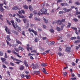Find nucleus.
Listing matches in <instances>:
<instances>
[{
    "instance_id": "obj_1",
    "label": "nucleus",
    "mask_w": 80,
    "mask_h": 80,
    "mask_svg": "<svg viewBox=\"0 0 80 80\" xmlns=\"http://www.w3.org/2000/svg\"><path fill=\"white\" fill-rule=\"evenodd\" d=\"M11 22L12 24V25L13 26L14 28L15 29H16V28H18V30H21V28L19 27L17 25V22H15V24H14V21L13 20H11Z\"/></svg>"
},
{
    "instance_id": "obj_2",
    "label": "nucleus",
    "mask_w": 80,
    "mask_h": 80,
    "mask_svg": "<svg viewBox=\"0 0 80 80\" xmlns=\"http://www.w3.org/2000/svg\"><path fill=\"white\" fill-rule=\"evenodd\" d=\"M40 11L42 13L38 12V15H40V14L42 15L43 13L44 14H46L47 13V10L45 8H42L41 9Z\"/></svg>"
},
{
    "instance_id": "obj_3",
    "label": "nucleus",
    "mask_w": 80,
    "mask_h": 80,
    "mask_svg": "<svg viewBox=\"0 0 80 80\" xmlns=\"http://www.w3.org/2000/svg\"><path fill=\"white\" fill-rule=\"evenodd\" d=\"M28 31L30 33V35L32 36H33V34L32 33L30 32H32V33H34L35 35H37V32L35 31L33 29H31L30 28H29L28 29Z\"/></svg>"
},
{
    "instance_id": "obj_4",
    "label": "nucleus",
    "mask_w": 80,
    "mask_h": 80,
    "mask_svg": "<svg viewBox=\"0 0 80 80\" xmlns=\"http://www.w3.org/2000/svg\"><path fill=\"white\" fill-rule=\"evenodd\" d=\"M32 68L33 69H37L38 68V65L34 64L33 63H32Z\"/></svg>"
},
{
    "instance_id": "obj_5",
    "label": "nucleus",
    "mask_w": 80,
    "mask_h": 80,
    "mask_svg": "<svg viewBox=\"0 0 80 80\" xmlns=\"http://www.w3.org/2000/svg\"><path fill=\"white\" fill-rule=\"evenodd\" d=\"M5 30L8 34H10V30L9 29H8V28H7V27H6Z\"/></svg>"
},
{
    "instance_id": "obj_6",
    "label": "nucleus",
    "mask_w": 80,
    "mask_h": 80,
    "mask_svg": "<svg viewBox=\"0 0 80 80\" xmlns=\"http://www.w3.org/2000/svg\"><path fill=\"white\" fill-rule=\"evenodd\" d=\"M12 10H20V9L17 6H14L12 8Z\"/></svg>"
},
{
    "instance_id": "obj_7",
    "label": "nucleus",
    "mask_w": 80,
    "mask_h": 80,
    "mask_svg": "<svg viewBox=\"0 0 80 80\" xmlns=\"http://www.w3.org/2000/svg\"><path fill=\"white\" fill-rule=\"evenodd\" d=\"M21 12H22V13H25V11L22 10H21V11H18V13H19V14H20V15H22V13Z\"/></svg>"
},
{
    "instance_id": "obj_8",
    "label": "nucleus",
    "mask_w": 80,
    "mask_h": 80,
    "mask_svg": "<svg viewBox=\"0 0 80 80\" xmlns=\"http://www.w3.org/2000/svg\"><path fill=\"white\" fill-rule=\"evenodd\" d=\"M1 60H2V63H4V62L5 61H6V59H5V58H1Z\"/></svg>"
},
{
    "instance_id": "obj_9",
    "label": "nucleus",
    "mask_w": 80,
    "mask_h": 80,
    "mask_svg": "<svg viewBox=\"0 0 80 80\" xmlns=\"http://www.w3.org/2000/svg\"><path fill=\"white\" fill-rule=\"evenodd\" d=\"M24 65H25L26 67H28V64H27V60H25L24 61Z\"/></svg>"
},
{
    "instance_id": "obj_10",
    "label": "nucleus",
    "mask_w": 80,
    "mask_h": 80,
    "mask_svg": "<svg viewBox=\"0 0 80 80\" xmlns=\"http://www.w3.org/2000/svg\"><path fill=\"white\" fill-rule=\"evenodd\" d=\"M12 32L13 33H14V34H15L16 35H18V33L15 31L13 30L12 31Z\"/></svg>"
},
{
    "instance_id": "obj_11",
    "label": "nucleus",
    "mask_w": 80,
    "mask_h": 80,
    "mask_svg": "<svg viewBox=\"0 0 80 80\" xmlns=\"http://www.w3.org/2000/svg\"><path fill=\"white\" fill-rule=\"evenodd\" d=\"M15 19V20H16V21L18 23H20V22H21V20H20V19L17 18H16Z\"/></svg>"
},
{
    "instance_id": "obj_12",
    "label": "nucleus",
    "mask_w": 80,
    "mask_h": 80,
    "mask_svg": "<svg viewBox=\"0 0 80 80\" xmlns=\"http://www.w3.org/2000/svg\"><path fill=\"white\" fill-rule=\"evenodd\" d=\"M43 19L46 23H48V20L46 19L45 18H43Z\"/></svg>"
},
{
    "instance_id": "obj_13",
    "label": "nucleus",
    "mask_w": 80,
    "mask_h": 80,
    "mask_svg": "<svg viewBox=\"0 0 80 80\" xmlns=\"http://www.w3.org/2000/svg\"><path fill=\"white\" fill-rule=\"evenodd\" d=\"M43 70L42 71L44 73H45V74H46L47 75V74H48V73L47 72L46 70H45V68H43Z\"/></svg>"
},
{
    "instance_id": "obj_14",
    "label": "nucleus",
    "mask_w": 80,
    "mask_h": 80,
    "mask_svg": "<svg viewBox=\"0 0 80 80\" xmlns=\"http://www.w3.org/2000/svg\"><path fill=\"white\" fill-rule=\"evenodd\" d=\"M70 47L66 48V50L67 52H70Z\"/></svg>"
},
{
    "instance_id": "obj_15",
    "label": "nucleus",
    "mask_w": 80,
    "mask_h": 80,
    "mask_svg": "<svg viewBox=\"0 0 80 80\" xmlns=\"http://www.w3.org/2000/svg\"><path fill=\"white\" fill-rule=\"evenodd\" d=\"M41 66L42 67H46V66H47V63H42L41 64Z\"/></svg>"
},
{
    "instance_id": "obj_16",
    "label": "nucleus",
    "mask_w": 80,
    "mask_h": 80,
    "mask_svg": "<svg viewBox=\"0 0 80 80\" xmlns=\"http://www.w3.org/2000/svg\"><path fill=\"white\" fill-rule=\"evenodd\" d=\"M7 38L8 41H10L11 40V39L10 38V36L9 35H7Z\"/></svg>"
},
{
    "instance_id": "obj_17",
    "label": "nucleus",
    "mask_w": 80,
    "mask_h": 80,
    "mask_svg": "<svg viewBox=\"0 0 80 80\" xmlns=\"http://www.w3.org/2000/svg\"><path fill=\"white\" fill-rule=\"evenodd\" d=\"M20 70H23V69H24V66H21L20 68H19Z\"/></svg>"
},
{
    "instance_id": "obj_18",
    "label": "nucleus",
    "mask_w": 80,
    "mask_h": 80,
    "mask_svg": "<svg viewBox=\"0 0 80 80\" xmlns=\"http://www.w3.org/2000/svg\"><path fill=\"white\" fill-rule=\"evenodd\" d=\"M34 73H35V74H36V75H37V74H40V72L39 71H35L34 72Z\"/></svg>"
},
{
    "instance_id": "obj_19",
    "label": "nucleus",
    "mask_w": 80,
    "mask_h": 80,
    "mask_svg": "<svg viewBox=\"0 0 80 80\" xmlns=\"http://www.w3.org/2000/svg\"><path fill=\"white\" fill-rule=\"evenodd\" d=\"M23 8H24V9H28V7L26 5H24L23 6Z\"/></svg>"
},
{
    "instance_id": "obj_20",
    "label": "nucleus",
    "mask_w": 80,
    "mask_h": 80,
    "mask_svg": "<svg viewBox=\"0 0 80 80\" xmlns=\"http://www.w3.org/2000/svg\"><path fill=\"white\" fill-rule=\"evenodd\" d=\"M3 15L2 14H0V19L1 20H2V21H3Z\"/></svg>"
},
{
    "instance_id": "obj_21",
    "label": "nucleus",
    "mask_w": 80,
    "mask_h": 80,
    "mask_svg": "<svg viewBox=\"0 0 80 80\" xmlns=\"http://www.w3.org/2000/svg\"><path fill=\"white\" fill-rule=\"evenodd\" d=\"M56 30H57V31H58V32H60V30H61V29H60V28H59V27H57L56 28Z\"/></svg>"
},
{
    "instance_id": "obj_22",
    "label": "nucleus",
    "mask_w": 80,
    "mask_h": 80,
    "mask_svg": "<svg viewBox=\"0 0 80 80\" xmlns=\"http://www.w3.org/2000/svg\"><path fill=\"white\" fill-rule=\"evenodd\" d=\"M34 19L35 20H38V21H40V20H41L40 19L38 18L37 17L34 18Z\"/></svg>"
},
{
    "instance_id": "obj_23",
    "label": "nucleus",
    "mask_w": 80,
    "mask_h": 80,
    "mask_svg": "<svg viewBox=\"0 0 80 80\" xmlns=\"http://www.w3.org/2000/svg\"><path fill=\"white\" fill-rule=\"evenodd\" d=\"M29 9L30 10V11H33V8H32V7L31 6H29Z\"/></svg>"
},
{
    "instance_id": "obj_24",
    "label": "nucleus",
    "mask_w": 80,
    "mask_h": 80,
    "mask_svg": "<svg viewBox=\"0 0 80 80\" xmlns=\"http://www.w3.org/2000/svg\"><path fill=\"white\" fill-rule=\"evenodd\" d=\"M0 11H1V12H3L4 11V9L2 7L0 8Z\"/></svg>"
},
{
    "instance_id": "obj_25",
    "label": "nucleus",
    "mask_w": 80,
    "mask_h": 80,
    "mask_svg": "<svg viewBox=\"0 0 80 80\" xmlns=\"http://www.w3.org/2000/svg\"><path fill=\"white\" fill-rule=\"evenodd\" d=\"M71 28L72 29H73V30H75V31H77V28H76L72 27Z\"/></svg>"
},
{
    "instance_id": "obj_26",
    "label": "nucleus",
    "mask_w": 80,
    "mask_h": 80,
    "mask_svg": "<svg viewBox=\"0 0 80 80\" xmlns=\"http://www.w3.org/2000/svg\"><path fill=\"white\" fill-rule=\"evenodd\" d=\"M38 38H35V39L34 40V41L35 42H38Z\"/></svg>"
},
{
    "instance_id": "obj_27",
    "label": "nucleus",
    "mask_w": 80,
    "mask_h": 80,
    "mask_svg": "<svg viewBox=\"0 0 80 80\" xmlns=\"http://www.w3.org/2000/svg\"><path fill=\"white\" fill-rule=\"evenodd\" d=\"M20 50L22 51H23V48H22L21 47H19L18 48Z\"/></svg>"
},
{
    "instance_id": "obj_28",
    "label": "nucleus",
    "mask_w": 80,
    "mask_h": 80,
    "mask_svg": "<svg viewBox=\"0 0 80 80\" xmlns=\"http://www.w3.org/2000/svg\"><path fill=\"white\" fill-rule=\"evenodd\" d=\"M68 25L67 26V28H69V27H70V26H71V23L68 22Z\"/></svg>"
},
{
    "instance_id": "obj_29",
    "label": "nucleus",
    "mask_w": 80,
    "mask_h": 80,
    "mask_svg": "<svg viewBox=\"0 0 80 80\" xmlns=\"http://www.w3.org/2000/svg\"><path fill=\"white\" fill-rule=\"evenodd\" d=\"M12 52L15 55H16L17 54V52H16L15 51V50H12Z\"/></svg>"
},
{
    "instance_id": "obj_30",
    "label": "nucleus",
    "mask_w": 80,
    "mask_h": 80,
    "mask_svg": "<svg viewBox=\"0 0 80 80\" xmlns=\"http://www.w3.org/2000/svg\"><path fill=\"white\" fill-rule=\"evenodd\" d=\"M80 40H77V41H76L74 42V43H80Z\"/></svg>"
},
{
    "instance_id": "obj_31",
    "label": "nucleus",
    "mask_w": 80,
    "mask_h": 80,
    "mask_svg": "<svg viewBox=\"0 0 80 80\" xmlns=\"http://www.w3.org/2000/svg\"><path fill=\"white\" fill-rule=\"evenodd\" d=\"M50 31L51 32V33H53L54 32V30L52 29H50Z\"/></svg>"
},
{
    "instance_id": "obj_32",
    "label": "nucleus",
    "mask_w": 80,
    "mask_h": 80,
    "mask_svg": "<svg viewBox=\"0 0 80 80\" xmlns=\"http://www.w3.org/2000/svg\"><path fill=\"white\" fill-rule=\"evenodd\" d=\"M3 53L2 52L0 51V56H3Z\"/></svg>"
},
{
    "instance_id": "obj_33",
    "label": "nucleus",
    "mask_w": 80,
    "mask_h": 80,
    "mask_svg": "<svg viewBox=\"0 0 80 80\" xmlns=\"http://www.w3.org/2000/svg\"><path fill=\"white\" fill-rule=\"evenodd\" d=\"M14 49L17 52H19V50L18 49V48H14Z\"/></svg>"
},
{
    "instance_id": "obj_34",
    "label": "nucleus",
    "mask_w": 80,
    "mask_h": 80,
    "mask_svg": "<svg viewBox=\"0 0 80 80\" xmlns=\"http://www.w3.org/2000/svg\"><path fill=\"white\" fill-rule=\"evenodd\" d=\"M4 58H8V57H7V53L6 52L5 53Z\"/></svg>"
},
{
    "instance_id": "obj_35",
    "label": "nucleus",
    "mask_w": 80,
    "mask_h": 80,
    "mask_svg": "<svg viewBox=\"0 0 80 80\" xmlns=\"http://www.w3.org/2000/svg\"><path fill=\"white\" fill-rule=\"evenodd\" d=\"M16 42L18 43V44H22V42L19 41H17Z\"/></svg>"
},
{
    "instance_id": "obj_36",
    "label": "nucleus",
    "mask_w": 80,
    "mask_h": 80,
    "mask_svg": "<svg viewBox=\"0 0 80 80\" xmlns=\"http://www.w3.org/2000/svg\"><path fill=\"white\" fill-rule=\"evenodd\" d=\"M25 77H26V78H27V79H28L30 77V76L27 75H26Z\"/></svg>"
},
{
    "instance_id": "obj_37",
    "label": "nucleus",
    "mask_w": 80,
    "mask_h": 80,
    "mask_svg": "<svg viewBox=\"0 0 80 80\" xmlns=\"http://www.w3.org/2000/svg\"><path fill=\"white\" fill-rule=\"evenodd\" d=\"M76 13L77 15H78L79 14H80V12H78V10H76Z\"/></svg>"
},
{
    "instance_id": "obj_38",
    "label": "nucleus",
    "mask_w": 80,
    "mask_h": 80,
    "mask_svg": "<svg viewBox=\"0 0 80 80\" xmlns=\"http://www.w3.org/2000/svg\"><path fill=\"white\" fill-rule=\"evenodd\" d=\"M11 58L13 60H15L16 61V60H17V59L15 58H13V57H12V56H11Z\"/></svg>"
},
{
    "instance_id": "obj_39",
    "label": "nucleus",
    "mask_w": 80,
    "mask_h": 80,
    "mask_svg": "<svg viewBox=\"0 0 80 80\" xmlns=\"http://www.w3.org/2000/svg\"><path fill=\"white\" fill-rule=\"evenodd\" d=\"M75 4H76V5H80V3L79 2H75Z\"/></svg>"
},
{
    "instance_id": "obj_40",
    "label": "nucleus",
    "mask_w": 80,
    "mask_h": 80,
    "mask_svg": "<svg viewBox=\"0 0 80 80\" xmlns=\"http://www.w3.org/2000/svg\"><path fill=\"white\" fill-rule=\"evenodd\" d=\"M58 23H59V25H61V24L62 23V22H61V21L60 20L58 21Z\"/></svg>"
},
{
    "instance_id": "obj_41",
    "label": "nucleus",
    "mask_w": 80,
    "mask_h": 80,
    "mask_svg": "<svg viewBox=\"0 0 80 80\" xmlns=\"http://www.w3.org/2000/svg\"><path fill=\"white\" fill-rule=\"evenodd\" d=\"M21 76L22 78H24L25 77V75L24 74H22L21 75Z\"/></svg>"
},
{
    "instance_id": "obj_42",
    "label": "nucleus",
    "mask_w": 80,
    "mask_h": 80,
    "mask_svg": "<svg viewBox=\"0 0 80 80\" xmlns=\"http://www.w3.org/2000/svg\"><path fill=\"white\" fill-rule=\"evenodd\" d=\"M76 38H77V37H73L71 38V40H73V39H76Z\"/></svg>"
},
{
    "instance_id": "obj_43",
    "label": "nucleus",
    "mask_w": 80,
    "mask_h": 80,
    "mask_svg": "<svg viewBox=\"0 0 80 80\" xmlns=\"http://www.w3.org/2000/svg\"><path fill=\"white\" fill-rule=\"evenodd\" d=\"M45 5V2H44L42 4H41V6L42 7H43Z\"/></svg>"
},
{
    "instance_id": "obj_44",
    "label": "nucleus",
    "mask_w": 80,
    "mask_h": 80,
    "mask_svg": "<svg viewBox=\"0 0 80 80\" xmlns=\"http://www.w3.org/2000/svg\"><path fill=\"white\" fill-rule=\"evenodd\" d=\"M17 16H18V17H19V18H21V16L20 15H19V14H18V13H17Z\"/></svg>"
},
{
    "instance_id": "obj_45",
    "label": "nucleus",
    "mask_w": 80,
    "mask_h": 80,
    "mask_svg": "<svg viewBox=\"0 0 80 80\" xmlns=\"http://www.w3.org/2000/svg\"><path fill=\"white\" fill-rule=\"evenodd\" d=\"M73 20H74V21L75 22H78V19H77V18L73 19Z\"/></svg>"
},
{
    "instance_id": "obj_46",
    "label": "nucleus",
    "mask_w": 80,
    "mask_h": 80,
    "mask_svg": "<svg viewBox=\"0 0 80 80\" xmlns=\"http://www.w3.org/2000/svg\"><path fill=\"white\" fill-rule=\"evenodd\" d=\"M48 45H52L51 42H48Z\"/></svg>"
},
{
    "instance_id": "obj_47",
    "label": "nucleus",
    "mask_w": 80,
    "mask_h": 80,
    "mask_svg": "<svg viewBox=\"0 0 80 80\" xmlns=\"http://www.w3.org/2000/svg\"><path fill=\"white\" fill-rule=\"evenodd\" d=\"M58 55H59V56H62V53H61V52H58Z\"/></svg>"
},
{
    "instance_id": "obj_48",
    "label": "nucleus",
    "mask_w": 80,
    "mask_h": 80,
    "mask_svg": "<svg viewBox=\"0 0 80 80\" xmlns=\"http://www.w3.org/2000/svg\"><path fill=\"white\" fill-rule=\"evenodd\" d=\"M63 12L62 11H60L59 12V14H61V15H62V14H63Z\"/></svg>"
},
{
    "instance_id": "obj_49",
    "label": "nucleus",
    "mask_w": 80,
    "mask_h": 80,
    "mask_svg": "<svg viewBox=\"0 0 80 80\" xmlns=\"http://www.w3.org/2000/svg\"><path fill=\"white\" fill-rule=\"evenodd\" d=\"M63 74L64 76H66V75H67V72H63Z\"/></svg>"
},
{
    "instance_id": "obj_50",
    "label": "nucleus",
    "mask_w": 80,
    "mask_h": 80,
    "mask_svg": "<svg viewBox=\"0 0 80 80\" xmlns=\"http://www.w3.org/2000/svg\"><path fill=\"white\" fill-rule=\"evenodd\" d=\"M17 56V57H19V58H22V56H19L18 54V53H17V54H16Z\"/></svg>"
},
{
    "instance_id": "obj_51",
    "label": "nucleus",
    "mask_w": 80,
    "mask_h": 80,
    "mask_svg": "<svg viewBox=\"0 0 80 80\" xmlns=\"http://www.w3.org/2000/svg\"><path fill=\"white\" fill-rule=\"evenodd\" d=\"M22 35H24V36H25V31H22Z\"/></svg>"
},
{
    "instance_id": "obj_52",
    "label": "nucleus",
    "mask_w": 80,
    "mask_h": 80,
    "mask_svg": "<svg viewBox=\"0 0 80 80\" xmlns=\"http://www.w3.org/2000/svg\"><path fill=\"white\" fill-rule=\"evenodd\" d=\"M30 55H35V54H31V53H29L28 54V56H30Z\"/></svg>"
},
{
    "instance_id": "obj_53",
    "label": "nucleus",
    "mask_w": 80,
    "mask_h": 80,
    "mask_svg": "<svg viewBox=\"0 0 80 80\" xmlns=\"http://www.w3.org/2000/svg\"><path fill=\"white\" fill-rule=\"evenodd\" d=\"M7 23H8V24L10 25H11V23H10V22H9L8 20H7Z\"/></svg>"
},
{
    "instance_id": "obj_54",
    "label": "nucleus",
    "mask_w": 80,
    "mask_h": 80,
    "mask_svg": "<svg viewBox=\"0 0 80 80\" xmlns=\"http://www.w3.org/2000/svg\"><path fill=\"white\" fill-rule=\"evenodd\" d=\"M31 52H33L34 53H37V51L35 50H34L33 51H31Z\"/></svg>"
},
{
    "instance_id": "obj_55",
    "label": "nucleus",
    "mask_w": 80,
    "mask_h": 80,
    "mask_svg": "<svg viewBox=\"0 0 80 80\" xmlns=\"http://www.w3.org/2000/svg\"><path fill=\"white\" fill-rule=\"evenodd\" d=\"M62 0H58V2H57V3H58V2H62Z\"/></svg>"
},
{
    "instance_id": "obj_56",
    "label": "nucleus",
    "mask_w": 80,
    "mask_h": 80,
    "mask_svg": "<svg viewBox=\"0 0 80 80\" xmlns=\"http://www.w3.org/2000/svg\"><path fill=\"white\" fill-rule=\"evenodd\" d=\"M2 67L3 68H7V67L5 65H4V64H2Z\"/></svg>"
},
{
    "instance_id": "obj_57",
    "label": "nucleus",
    "mask_w": 80,
    "mask_h": 80,
    "mask_svg": "<svg viewBox=\"0 0 80 80\" xmlns=\"http://www.w3.org/2000/svg\"><path fill=\"white\" fill-rule=\"evenodd\" d=\"M23 21L24 23H26V22H27V19H23Z\"/></svg>"
},
{
    "instance_id": "obj_58",
    "label": "nucleus",
    "mask_w": 80,
    "mask_h": 80,
    "mask_svg": "<svg viewBox=\"0 0 80 80\" xmlns=\"http://www.w3.org/2000/svg\"><path fill=\"white\" fill-rule=\"evenodd\" d=\"M63 10H64V11H65V12H67V8H64L63 9Z\"/></svg>"
},
{
    "instance_id": "obj_59",
    "label": "nucleus",
    "mask_w": 80,
    "mask_h": 80,
    "mask_svg": "<svg viewBox=\"0 0 80 80\" xmlns=\"http://www.w3.org/2000/svg\"><path fill=\"white\" fill-rule=\"evenodd\" d=\"M62 36H59L58 37V40H61V39H62Z\"/></svg>"
},
{
    "instance_id": "obj_60",
    "label": "nucleus",
    "mask_w": 80,
    "mask_h": 80,
    "mask_svg": "<svg viewBox=\"0 0 80 80\" xmlns=\"http://www.w3.org/2000/svg\"><path fill=\"white\" fill-rule=\"evenodd\" d=\"M10 64H11V65L12 66H14V65H15L12 62H11L10 63Z\"/></svg>"
},
{
    "instance_id": "obj_61",
    "label": "nucleus",
    "mask_w": 80,
    "mask_h": 80,
    "mask_svg": "<svg viewBox=\"0 0 80 80\" xmlns=\"http://www.w3.org/2000/svg\"><path fill=\"white\" fill-rule=\"evenodd\" d=\"M71 10H72V8H70L69 9H67V12H70Z\"/></svg>"
},
{
    "instance_id": "obj_62",
    "label": "nucleus",
    "mask_w": 80,
    "mask_h": 80,
    "mask_svg": "<svg viewBox=\"0 0 80 80\" xmlns=\"http://www.w3.org/2000/svg\"><path fill=\"white\" fill-rule=\"evenodd\" d=\"M55 43V42H54L52 41L51 42V45H53Z\"/></svg>"
},
{
    "instance_id": "obj_63",
    "label": "nucleus",
    "mask_w": 80,
    "mask_h": 80,
    "mask_svg": "<svg viewBox=\"0 0 80 80\" xmlns=\"http://www.w3.org/2000/svg\"><path fill=\"white\" fill-rule=\"evenodd\" d=\"M4 63L5 64H6V65H8V62L7 61H5Z\"/></svg>"
},
{
    "instance_id": "obj_64",
    "label": "nucleus",
    "mask_w": 80,
    "mask_h": 80,
    "mask_svg": "<svg viewBox=\"0 0 80 80\" xmlns=\"http://www.w3.org/2000/svg\"><path fill=\"white\" fill-rule=\"evenodd\" d=\"M77 78H71V79L72 80H75Z\"/></svg>"
}]
</instances>
